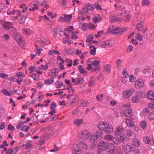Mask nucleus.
Listing matches in <instances>:
<instances>
[{
	"instance_id": "f257e3e1",
	"label": "nucleus",
	"mask_w": 154,
	"mask_h": 154,
	"mask_svg": "<svg viewBox=\"0 0 154 154\" xmlns=\"http://www.w3.org/2000/svg\"><path fill=\"white\" fill-rule=\"evenodd\" d=\"M109 145V144L108 141L106 140H101L98 145L99 149L100 151H104Z\"/></svg>"
},
{
	"instance_id": "f03ea898",
	"label": "nucleus",
	"mask_w": 154,
	"mask_h": 154,
	"mask_svg": "<svg viewBox=\"0 0 154 154\" xmlns=\"http://www.w3.org/2000/svg\"><path fill=\"white\" fill-rule=\"evenodd\" d=\"M91 135V133L87 130H84L81 132L79 137L81 139L87 140Z\"/></svg>"
},
{
	"instance_id": "7ed1b4c3",
	"label": "nucleus",
	"mask_w": 154,
	"mask_h": 154,
	"mask_svg": "<svg viewBox=\"0 0 154 154\" xmlns=\"http://www.w3.org/2000/svg\"><path fill=\"white\" fill-rule=\"evenodd\" d=\"M144 86V82L142 79H139L135 81L134 87L136 88L140 89L143 88Z\"/></svg>"
},
{
	"instance_id": "20e7f679",
	"label": "nucleus",
	"mask_w": 154,
	"mask_h": 154,
	"mask_svg": "<svg viewBox=\"0 0 154 154\" xmlns=\"http://www.w3.org/2000/svg\"><path fill=\"white\" fill-rule=\"evenodd\" d=\"M72 153L74 154H81V150L76 144H73L71 148Z\"/></svg>"
},
{
	"instance_id": "39448f33",
	"label": "nucleus",
	"mask_w": 154,
	"mask_h": 154,
	"mask_svg": "<svg viewBox=\"0 0 154 154\" xmlns=\"http://www.w3.org/2000/svg\"><path fill=\"white\" fill-rule=\"evenodd\" d=\"M35 46L36 47V49L34 50L33 53L31 54V56L32 57V59H33L34 57L35 56H39L41 51L42 50V49L41 47L37 46L36 45H35Z\"/></svg>"
},
{
	"instance_id": "423d86ee",
	"label": "nucleus",
	"mask_w": 154,
	"mask_h": 154,
	"mask_svg": "<svg viewBox=\"0 0 154 154\" xmlns=\"http://www.w3.org/2000/svg\"><path fill=\"white\" fill-rule=\"evenodd\" d=\"M134 88H130L124 91L123 93V94L125 98H127L134 93Z\"/></svg>"
},
{
	"instance_id": "0eeeda50",
	"label": "nucleus",
	"mask_w": 154,
	"mask_h": 154,
	"mask_svg": "<svg viewBox=\"0 0 154 154\" xmlns=\"http://www.w3.org/2000/svg\"><path fill=\"white\" fill-rule=\"evenodd\" d=\"M97 126L99 129L105 131L107 127L109 126V124L107 122H100Z\"/></svg>"
},
{
	"instance_id": "6e6552de",
	"label": "nucleus",
	"mask_w": 154,
	"mask_h": 154,
	"mask_svg": "<svg viewBox=\"0 0 154 154\" xmlns=\"http://www.w3.org/2000/svg\"><path fill=\"white\" fill-rule=\"evenodd\" d=\"M14 38L18 43L20 45H22L24 44V42L23 41L21 35L18 34H16L14 35Z\"/></svg>"
},
{
	"instance_id": "1a4fd4ad",
	"label": "nucleus",
	"mask_w": 154,
	"mask_h": 154,
	"mask_svg": "<svg viewBox=\"0 0 154 154\" xmlns=\"http://www.w3.org/2000/svg\"><path fill=\"white\" fill-rule=\"evenodd\" d=\"M110 148L108 149V154H115L117 152V149L114 145L111 143H110Z\"/></svg>"
},
{
	"instance_id": "9d476101",
	"label": "nucleus",
	"mask_w": 154,
	"mask_h": 154,
	"mask_svg": "<svg viewBox=\"0 0 154 154\" xmlns=\"http://www.w3.org/2000/svg\"><path fill=\"white\" fill-rule=\"evenodd\" d=\"M127 29V28H114L112 34H114L117 33L122 34L124 32L126 31Z\"/></svg>"
},
{
	"instance_id": "9b49d317",
	"label": "nucleus",
	"mask_w": 154,
	"mask_h": 154,
	"mask_svg": "<svg viewBox=\"0 0 154 154\" xmlns=\"http://www.w3.org/2000/svg\"><path fill=\"white\" fill-rule=\"evenodd\" d=\"M126 13V11L125 8L122 9L121 6L119 7L118 10L116 11L115 14L117 16H120L122 15H124Z\"/></svg>"
},
{
	"instance_id": "f8f14e48",
	"label": "nucleus",
	"mask_w": 154,
	"mask_h": 154,
	"mask_svg": "<svg viewBox=\"0 0 154 154\" xmlns=\"http://www.w3.org/2000/svg\"><path fill=\"white\" fill-rule=\"evenodd\" d=\"M72 17L71 15H64V17H61L60 18V20L61 21H64L66 22H69L70 21V19Z\"/></svg>"
},
{
	"instance_id": "ddd939ff",
	"label": "nucleus",
	"mask_w": 154,
	"mask_h": 154,
	"mask_svg": "<svg viewBox=\"0 0 154 154\" xmlns=\"http://www.w3.org/2000/svg\"><path fill=\"white\" fill-rule=\"evenodd\" d=\"M101 47L104 48L106 47H109L112 45V44L110 41L107 40L101 42L100 44Z\"/></svg>"
},
{
	"instance_id": "4468645a",
	"label": "nucleus",
	"mask_w": 154,
	"mask_h": 154,
	"mask_svg": "<svg viewBox=\"0 0 154 154\" xmlns=\"http://www.w3.org/2000/svg\"><path fill=\"white\" fill-rule=\"evenodd\" d=\"M139 99L143 98L145 96V94L143 91H139L137 92L135 95Z\"/></svg>"
},
{
	"instance_id": "2eb2a0df",
	"label": "nucleus",
	"mask_w": 154,
	"mask_h": 154,
	"mask_svg": "<svg viewBox=\"0 0 154 154\" xmlns=\"http://www.w3.org/2000/svg\"><path fill=\"white\" fill-rule=\"evenodd\" d=\"M132 110L131 109H128L125 110L123 111V113L126 117H131Z\"/></svg>"
},
{
	"instance_id": "dca6fc26",
	"label": "nucleus",
	"mask_w": 154,
	"mask_h": 154,
	"mask_svg": "<svg viewBox=\"0 0 154 154\" xmlns=\"http://www.w3.org/2000/svg\"><path fill=\"white\" fill-rule=\"evenodd\" d=\"M122 19H123L121 17L116 16H112L110 17L109 21L111 23H113L116 21H121Z\"/></svg>"
},
{
	"instance_id": "f3484780",
	"label": "nucleus",
	"mask_w": 154,
	"mask_h": 154,
	"mask_svg": "<svg viewBox=\"0 0 154 154\" xmlns=\"http://www.w3.org/2000/svg\"><path fill=\"white\" fill-rule=\"evenodd\" d=\"M147 95V98L149 100L154 101V91L149 90L148 92Z\"/></svg>"
},
{
	"instance_id": "a211bd4d",
	"label": "nucleus",
	"mask_w": 154,
	"mask_h": 154,
	"mask_svg": "<svg viewBox=\"0 0 154 154\" xmlns=\"http://www.w3.org/2000/svg\"><path fill=\"white\" fill-rule=\"evenodd\" d=\"M114 128L113 126L109 124V126L107 127L105 130V132L107 134H110L113 132Z\"/></svg>"
},
{
	"instance_id": "6ab92c4d",
	"label": "nucleus",
	"mask_w": 154,
	"mask_h": 154,
	"mask_svg": "<svg viewBox=\"0 0 154 154\" xmlns=\"http://www.w3.org/2000/svg\"><path fill=\"white\" fill-rule=\"evenodd\" d=\"M3 27L7 29L11 28L12 26V23L10 22H5L2 24Z\"/></svg>"
},
{
	"instance_id": "aec40b11",
	"label": "nucleus",
	"mask_w": 154,
	"mask_h": 154,
	"mask_svg": "<svg viewBox=\"0 0 154 154\" xmlns=\"http://www.w3.org/2000/svg\"><path fill=\"white\" fill-rule=\"evenodd\" d=\"M77 98L78 97L75 94L72 95L71 96V99L70 100V105L71 106L73 103H75Z\"/></svg>"
},
{
	"instance_id": "412c9836",
	"label": "nucleus",
	"mask_w": 154,
	"mask_h": 154,
	"mask_svg": "<svg viewBox=\"0 0 154 154\" xmlns=\"http://www.w3.org/2000/svg\"><path fill=\"white\" fill-rule=\"evenodd\" d=\"M58 69L57 68L53 69L51 71V73L52 74L51 78H55L58 75Z\"/></svg>"
},
{
	"instance_id": "4be33fe9",
	"label": "nucleus",
	"mask_w": 154,
	"mask_h": 154,
	"mask_svg": "<svg viewBox=\"0 0 154 154\" xmlns=\"http://www.w3.org/2000/svg\"><path fill=\"white\" fill-rule=\"evenodd\" d=\"M79 145L80 147L85 150H87L88 149V146L83 141H80Z\"/></svg>"
},
{
	"instance_id": "5701e85b",
	"label": "nucleus",
	"mask_w": 154,
	"mask_h": 154,
	"mask_svg": "<svg viewBox=\"0 0 154 154\" xmlns=\"http://www.w3.org/2000/svg\"><path fill=\"white\" fill-rule=\"evenodd\" d=\"M124 131V129L122 126L118 127L115 131V134L116 135H120Z\"/></svg>"
},
{
	"instance_id": "b1692460",
	"label": "nucleus",
	"mask_w": 154,
	"mask_h": 154,
	"mask_svg": "<svg viewBox=\"0 0 154 154\" xmlns=\"http://www.w3.org/2000/svg\"><path fill=\"white\" fill-rule=\"evenodd\" d=\"M89 48L90 50V54L91 55H95L96 54V48L92 45H90Z\"/></svg>"
},
{
	"instance_id": "393cba45",
	"label": "nucleus",
	"mask_w": 154,
	"mask_h": 154,
	"mask_svg": "<svg viewBox=\"0 0 154 154\" xmlns=\"http://www.w3.org/2000/svg\"><path fill=\"white\" fill-rule=\"evenodd\" d=\"M93 21L94 23L100 22L101 20V18L100 15H95L93 18Z\"/></svg>"
},
{
	"instance_id": "a878e982",
	"label": "nucleus",
	"mask_w": 154,
	"mask_h": 154,
	"mask_svg": "<svg viewBox=\"0 0 154 154\" xmlns=\"http://www.w3.org/2000/svg\"><path fill=\"white\" fill-rule=\"evenodd\" d=\"M83 123V120L81 119H77L74 120L73 123L77 126H79Z\"/></svg>"
},
{
	"instance_id": "bb28decb",
	"label": "nucleus",
	"mask_w": 154,
	"mask_h": 154,
	"mask_svg": "<svg viewBox=\"0 0 154 154\" xmlns=\"http://www.w3.org/2000/svg\"><path fill=\"white\" fill-rule=\"evenodd\" d=\"M123 19L125 22H128L131 18V16L128 14H125L123 15Z\"/></svg>"
},
{
	"instance_id": "cd10ccee",
	"label": "nucleus",
	"mask_w": 154,
	"mask_h": 154,
	"mask_svg": "<svg viewBox=\"0 0 154 154\" xmlns=\"http://www.w3.org/2000/svg\"><path fill=\"white\" fill-rule=\"evenodd\" d=\"M132 150V146L129 145L126 146L124 148V151L126 153L129 154L130 153Z\"/></svg>"
},
{
	"instance_id": "c85d7f7f",
	"label": "nucleus",
	"mask_w": 154,
	"mask_h": 154,
	"mask_svg": "<svg viewBox=\"0 0 154 154\" xmlns=\"http://www.w3.org/2000/svg\"><path fill=\"white\" fill-rule=\"evenodd\" d=\"M93 38V37L92 34L90 35L87 37L86 42L88 43L89 45L91 44H92V42Z\"/></svg>"
},
{
	"instance_id": "c756f323",
	"label": "nucleus",
	"mask_w": 154,
	"mask_h": 154,
	"mask_svg": "<svg viewBox=\"0 0 154 154\" xmlns=\"http://www.w3.org/2000/svg\"><path fill=\"white\" fill-rule=\"evenodd\" d=\"M89 104V103L85 100H82L80 101V104L79 106H81L82 107H85L87 106Z\"/></svg>"
},
{
	"instance_id": "7c9ffc66",
	"label": "nucleus",
	"mask_w": 154,
	"mask_h": 154,
	"mask_svg": "<svg viewBox=\"0 0 154 154\" xmlns=\"http://www.w3.org/2000/svg\"><path fill=\"white\" fill-rule=\"evenodd\" d=\"M143 22H140L137 23L136 25V29L138 31L141 30L143 28Z\"/></svg>"
},
{
	"instance_id": "2f4dec72",
	"label": "nucleus",
	"mask_w": 154,
	"mask_h": 154,
	"mask_svg": "<svg viewBox=\"0 0 154 154\" xmlns=\"http://www.w3.org/2000/svg\"><path fill=\"white\" fill-rule=\"evenodd\" d=\"M125 122L127 126L128 127H132L134 125V122L128 118L126 119Z\"/></svg>"
},
{
	"instance_id": "473e14b6",
	"label": "nucleus",
	"mask_w": 154,
	"mask_h": 154,
	"mask_svg": "<svg viewBox=\"0 0 154 154\" xmlns=\"http://www.w3.org/2000/svg\"><path fill=\"white\" fill-rule=\"evenodd\" d=\"M1 92L5 95L9 97L11 96L12 95V94L10 93L7 90L5 89H2L1 90Z\"/></svg>"
},
{
	"instance_id": "72a5a7b5",
	"label": "nucleus",
	"mask_w": 154,
	"mask_h": 154,
	"mask_svg": "<svg viewBox=\"0 0 154 154\" xmlns=\"http://www.w3.org/2000/svg\"><path fill=\"white\" fill-rule=\"evenodd\" d=\"M84 9L88 11H89L92 10L93 9V5L91 4H88L84 7Z\"/></svg>"
},
{
	"instance_id": "f704fd0d",
	"label": "nucleus",
	"mask_w": 154,
	"mask_h": 154,
	"mask_svg": "<svg viewBox=\"0 0 154 154\" xmlns=\"http://www.w3.org/2000/svg\"><path fill=\"white\" fill-rule=\"evenodd\" d=\"M83 66L82 65H79L77 66L78 69L81 74H83L86 72L85 69L83 68Z\"/></svg>"
},
{
	"instance_id": "c9c22d12",
	"label": "nucleus",
	"mask_w": 154,
	"mask_h": 154,
	"mask_svg": "<svg viewBox=\"0 0 154 154\" xmlns=\"http://www.w3.org/2000/svg\"><path fill=\"white\" fill-rule=\"evenodd\" d=\"M104 68L106 72L108 73H110L111 67L109 64H106L104 66Z\"/></svg>"
},
{
	"instance_id": "e433bc0d",
	"label": "nucleus",
	"mask_w": 154,
	"mask_h": 154,
	"mask_svg": "<svg viewBox=\"0 0 154 154\" xmlns=\"http://www.w3.org/2000/svg\"><path fill=\"white\" fill-rule=\"evenodd\" d=\"M15 75L19 78H23L25 76V74L22 72H17Z\"/></svg>"
},
{
	"instance_id": "4c0bfd02",
	"label": "nucleus",
	"mask_w": 154,
	"mask_h": 154,
	"mask_svg": "<svg viewBox=\"0 0 154 154\" xmlns=\"http://www.w3.org/2000/svg\"><path fill=\"white\" fill-rule=\"evenodd\" d=\"M18 18V20L21 23H23L26 19V17L25 16L21 15Z\"/></svg>"
},
{
	"instance_id": "58836bf2",
	"label": "nucleus",
	"mask_w": 154,
	"mask_h": 154,
	"mask_svg": "<svg viewBox=\"0 0 154 154\" xmlns=\"http://www.w3.org/2000/svg\"><path fill=\"white\" fill-rule=\"evenodd\" d=\"M141 4L144 6H148L150 5V2L149 0H142Z\"/></svg>"
},
{
	"instance_id": "ea45409f",
	"label": "nucleus",
	"mask_w": 154,
	"mask_h": 154,
	"mask_svg": "<svg viewBox=\"0 0 154 154\" xmlns=\"http://www.w3.org/2000/svg\"><path fill=\"white\" fill-rule=\"evenodd\" d=\"M48 54L49 55H52L53 54H57L59 55L60 54V53L58 51L55 50H50L48 52Z\"/></svg>"
},
{
	"instance_id": "a19ab883",
	"label": "nucleus",
	"mask_w": 154,
	"mask_h": 154,
	"mask_svg": "<svg viewBox=\"0 0 154 154\" xmlns=\"http://www.w3.org/2000/svg\"><path fill=\"white\" fill-rule=\"evenodd\" d=\"M54 82L53 79H46L44 81V83L45 85H50L52 84Z\"/></svg>"
},
{
	"instance_id": "79ce46f5",
	"label": "nucleus",
	"mask_w": 154,
	"mask_h": 154,
	"mask_svg": "<svg viewBox=\"0 0 154 154\" xmlns=\"http://www.w3.org/2000/svg\"><path fill=\"white\" fill-rule=\"evenodd\" d=\"M35 2L37 3L38 4L42 5V6L45 5L46 3V1L45 0H36Z\"/></svg>"
},
{
	"instance_id": "37998d69",
	"label": "nucleus",
	"mask_w": 154,
	"mask_h": 154,
	"mask_svg": "<svg viewBox=\"0 0 154 154\" xmlns=\"http://www.w3.org/2000/svg\"><path fill=\"white\" fill-rule=\"evenodd\" d=\"M122 62V60L120 59H118L116 60V66L118 68H119L121 67Z\"/></svg>"
},
{
	"instance_id": "c03bdc74",
	"label": "nucleus",
	"mask_w": 154,
	"mask_h": 154,
	"mask_svg": "<svg viewBox=\"0 0 154 154\" xmlns=\"http://www.w3.org/2000/svg\"><path fill=\"white\" fill-rule=\"evenodd\" d=\"M65 61L66 63H69L67 64V66L70 67L72 66V60L69 59L68 58H66L65 59Z\"/></svg>"
},
{
	"instance_id": "a18cd8bd",
	"label": "nucleus",
	"mask_w": 154,
	"mask_h": 154,
	"mask_svg": "<svg viewBox=\"0 0 154 154\" xmlns=\"http://www.w3.org/2000/svg\"><path fill=\"white\" fill-rule=\"evenodd\" d=\"M80 28L82 30H85L86 29V24L83 22L82 23H80L79 24Z\"/></svg>"
},
{
	"instance_id": "49530a36",
	"label": "nucleus",
	"mask_w": 154,
	"mask_h": 154,
	"mask_svg": "<svg viewBox=\"0 0 154 154\" xmlns=\"http://www.w3.org/2000/svg\"><path fill=\"white\" fill-rule=\"evenodd\" d=\"M38 8V6L36 4H34L29 9V10L30 11H34L35 10L37 9Z\"/></svg>"
},
{
	"instance_id": "de8ad7c7",
	"label": "nucleus",
	"mask_w": 154,
	"mask_h": 154,
	"mask_svg": "<svg viewBox=\"0 0 154 154\" xmlns=\"http://www.w3.org/2000/svg\"><path fill=\"white\" fill-rule=\"evenodd\" d=\"M97 139L96 137H95V135H93L91 136V137L90 139L89 140V142L90 143H94V142L95 140H96Z\"/></svg>"
},
{
	"instance_id": "09e8293b",
	"label": "nucleus",
	"mask_w": 154,
	"mask_h": 154,
	"mask_svg": "<svg viewBox=\"0 0 154 154\" xmlns=\"http://www.w3.org/2000/svg\"><path fill=\"white\" fill-rule=\"evenodd\" d=\"M79 14L84 15H87L88 13V11L84 8L81 10L79 11Z\"/></svg>"
},
{
	"instance_id": "8fccbe9b",
	"label": "nucleus",
	"mask_w": 154,
	"mask_h": 154,
	"mask_svg": "<svg viewBox=\"0 0 154 154\" xmlns=\"http://www.w3.org/2000/svg\"><path fill=\"white\" fill-rule=\"evenodd\" d=\"M103 134L102 132L100 131H97L96 132V135L95 137H96L97 139L98 138L101 137L102 136Z\"/></svg>"
},
{
	"instance_id": "3c124183",
	"label": "nucleus",
	"mask_w": 154,
	"mask_h": 154,
	"mask_svg": "<svg viewBox=\"0 0 154 154\" xmlns=\"http://www.w3.org/2000/svg\"><path fill=\"white\" fill-rule=\"evenodd\" d=\"M113 137L112 135L107 134L104 136V139L107 140H112Z\"/></svg>"
},
{
	"instance_id": "603ef678",
	"label": "nucleus",
	"mask_w": 154,
	"mask_h": 154,
	"mask_svg": "<svg viewBox=\"0 0 154 154\" xmlns=\"http://www.w3.org/2000/svg\"><path fill=\"white\" fill-rule=\"evenodd\" d=\"M113 141L116 144H120V141L119 140V139L116 137H114L112 139Z\"/></svg>"
},
{
	"instance_id": "864d4df0",
	"label": "nucleus",
	"mask_w": 154,
	"mask_h": 154,
	"mask_svg": "<svg viewBox=\"0 0 154 154\" xmlns=\"http://www.w3.org/2000/svg\"><path fill=\"white\" fill-rule=\"evenodd\" d=\"M135 38L136 39L139 41H142L143 38L142 35L140 33H137Z\"/></svg>"
},
{
	"instance_id": "5fc2aeb1",
	"label": "nucleus",
	"mask_w": 154,
	"mask_h": 154,
	"mask_svg": "<svg viewBox=\"0 0 154 154\" xmlns=\"http://www.w3.org/2000/svg\"><path fill=\"white\" fill-rule=\"evenodd\" d=\"M41 67H39L37 68V69H40L43 70H46L48 68V66L47 65L44 66L42 64L41 65Z\"/></svg>"
},
{
	"instance_id": "6e6d98bb",
	"label": "nucleus",
	"mask_w": 154,
	"mask_h": 154,
	"mask_svg": "<svg viewBox=\"0 0 154 154\" xmlns=\"http://www.w3.org/2000/svg\"><path fill=\"white\" fill-rule=\"evenodd\" d=\"M115 27L113 26H111L108 29V32L112 34Z\"/></svg>"
},
{
	"instance_id": "4d7b16f0",
	"label": "nucleus",
	"mask_w": 154,
	"mask_h": 154,
	"mask_svg": "<svg viewBox=\"0 0 154 154\" xmlns=\"http://www.w3.org/2000/svg\"><path fill=\"white\" fill-rule=\"evenodd\" d=\"M29 129V127L27 126H24L22 127L21 130L23 131L27 132Z\"/></svg>"
},
{
	"instance_id": "13d9d810",
	"label": "nucleus",
	"mask_w": 154,
	"mask_h": 154,
	"mask_svg": "<svg viewBox=\"0 0 154 154\" xmlns=\"http://www.w3.org/2000/svg\"><path fill=\"white\" fill-rule=\"evenodd\" d=\"M60 31L58 29H56L54 30V35L55 37H56L57 35H60Z\"/></svg>"
},
{
	"instance_id": "bf43d9fd",
	"label": "nucleus",
	"mask_w": 154,
	"mask_h": 154,
	"mask_svg": "<svg viewBox=\"0 0 154 154\" xmlns=\"http://www.w3.org/2000/svg\"><path fill=\"white\" fill-rule=\"evenodd\" d=\"M63 83L61 82L58 81L55 82V85L56 88H59L62 85Z\"/></svg>"
},
{
	"instance_id": "052dcab7",
	"label": "nucleus",
	"mask_w": 154,
	"mask_h": 154,
	"mask_svg": "<svg viewBox=\"0 0 154 154\" xmlns=\"http://www.w3.org/2000/svg\"><path fill=\"white\" fill-rule=\"evenodd\" d=\"M32 77L34 80H38V79L39 75L36 73H33L32 75Z\"/></svg>"
},
{
	"instance_id": "680f3d73",
	"label": "nucleus",
	"mask_w": 154,
	"mask_h": 154,
	"mask_svg": "<svg viewBox=\"0 0 154 154\" xmlns=\"http://www.w3.org/2000/svg\"><path fill=\"white\" fill-rule=\"evenodd\" d=\"M133 145L136 147H139L140 146V142L137 139L135 140L134 141Z\"/></svg>"
},
{
	"instance_id": "e2e57ef3",
	"label": "nucleus",
	"mask_w": 154,
	"mask_h": 154,
	"mask_svg": "<svg viewBox=\"0 0 154 154\" xmlns=\"http://www.w3.org/2000/svg\"><path fill=\"white\" fill-rule=\"evenodd\" d=\"M84 82L83 79L82 78L79 79L78 81H76V84L81 85Z\"/></svg>"
},
{
	"instance_id": "0e129e2a",
	"label": "nucleus",
	"mask_w": 154,
	"mask_h": 154,
	"mask_svg": "<svg viewBox=\"0 0 154 154\" xmlns=\"http://www.w3.org/2000/svg\"><path fill=\"white\" fill-rule=\"evenodd\" d=\"M126 135L125 134H124L123 135H122L120 136V140H119L120 141V142H121L122 143H124L125 140V139L126 138Z\"/></svg>"
},
{
	"instance_id": "69168bd1",
	"label": "nucleus",
	"mask_w": 154,
	"mask_h": 154,
	"mask_svg": "<svg viewBox=\"0 0 154 154\" xmlns=\"http://www.w3.org/2000/svg\"><path fill=\"white\" fill-rule=\"evenodd\" d=\"M100 62L99 61L94 60L92 61V65L93 66L97 67L99 64Z\"/></svg>"
},
{
	"instance_id": "338daca9",
	"label": "nucleus",
	"mask_w": 154,
	"mask_h": 154,
	"mask_svg": "<svg viewBox=\"0 0 154 154\" xmlns=\"http://www.w3.org/2000/svg\"><path fill=\"white\" fill-rule=\"evenodd\" d=\"M67 1L65 0H62L61 4V5L63 8L65 7L67 5Z\"/></svg>"
},
{
	"instance_id": "774afa93",
	"label": "nucleus",
	"mask_w": 154,
	"mask_h": 154,
	"mask_svg": "<svg viewBox=\"0 0 154 154\" xmlns=\"http://www.w3.org/2000/svg\"><path fill=\"white\" fill-rule=\"evenodd\" d=\"M149 120H152L154 119V111L151 113L150 115L149 116Z\"/></svg>"
}]
</instances>
